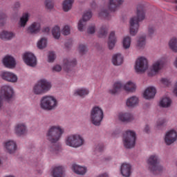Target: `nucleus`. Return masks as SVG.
Segmentation results:
<instances>
[{"label": "nucleus", "mask_w": 177, "mask_h": 177, "mask_svg": "<svg viewBox=\"0 0 177 177\" xmlns=\"http://www.w3.org/2000/svg\"><path fill=\"white\" fill-rule=\"evenodd\" d=\"M92 17V12L87 11L84 12L82 16V19L78 22L77 28L79 31H84V27L86 25V21Z\"/></svg>", "instance_id": "nucleus-15"}, {"label": "nucleus", "mask_w": 177, "mask_h": 177, "mask_svg": "<svg viewBox=\"0 0 177 177\" xmlns=\"http://www.w3.org/2000/svg\"><path fill=\"white\" fill-rule=\"evenodd\" d=\"M64 133V129H62V127L59 125L52 126L46 133L47 140H49L50 143H56L60 140Z\"/></svg>", "instance_id": "nucleus-2"}, {"label": "nucleus", "mask_w": 177, "mask_h": 177, "mask_svg": "<svg viewBox=\"0 0 177 177\" xmlns=\"http://www.w3.org/2000/svg\"><path fill=\"white\" fill-rule=\"evenodd\" d=\"M147 164L149 165V169L154 175L161 174L162 171V166L160 165V160L156 155H151L147 160Z\"/></svg>", "instance_id": "nucleus-4"}, {"label": "nucleus", "mask_w": 177, "mask_h": 177, "mask_svg": "<svg viewBox=\"0 0 177 177\" xmlns=\"http://www.w3.org/2000/svg\"><path fill=\"white\" fill-rule=\"evenodd\" d=\"M48 45V39L45 37H42L38 42H37V48L39 49H44L46 48Z\"/></svg>", "instance_id": "nucleus-36"}, {"label": "nucleus", "mask_w": 177, "mask_h": 177, "mask_svg": "<svg viewBox=\"0 0 177 177\" xmlns=\"http://www.w3.org/2000/svg\"><path fill=\"white\" fill-rule=\"evenodd\" d=\"M62 149V147H60V145H55L54 144H53V147L49 148L50 151H51V153H55V154H57V151H60V149Z\"/></svg>", "instance_id": "nucleus-43"}, {"label": "nucleus", "mask_w": 177, "mask_h": 177, "mask_svg": "<svg viewBox=\"0 0 177 177\" xmlns=\"http://www.w3.org/2000/svg\"><path fill=\"white\" fill-rule=\"evenodd\" d=\"M136 142V133L132 131H127L123 136V143L126 149H132L135 147Z\"/></svg>", "instance_id": "nucleus-6"}, {"label": "nucleus", "mask_w": 177, "mask_h": 177, "mask_svg": "<svg viewBox=\"0 0 177 177\" xmlns=\"http://www.w3.org/2000/svg\"><path fill=\"white\" fill-rule=\"evenodd\" d=\"M15 8H20V3L19 2H17L15 5Z\"/></svg>", "instance_id": "nucleus-57"}, {"label": "nucleus", "mask_w": 177, "mask_h": 177, "mask_svg": "<svg viewBox=\"0 0 177 177\" xmlns=\"http://www.w3.org/2000/svg\"><path fill=\"white\" fill-rule=\"evenodd\" d=\"M104 117V114L103 113V110L101 109L100 107L94 106L92 109L91 112V120L93 125H95L96 127H99Z\"/></svg>", "instance_id": "nucleus-5"}, {"label": "nucleus", "mask_w": 177, "mask_h": 177, "mask_svg": "<svg viewBox=\"0 0 177 177\" xmlns=\"http://www.w3.org/2000/svg\"><path fill=\"white\" fill-rule=\"evenodd\" d=\"M156 91L154 87H148L144 92L145 99H153L156 96Z\"/></svg>", "instance_id": "nucleus-20"}, {"label": "nucleus", "mask_w": 177, "mask_h": 177, "mask_svg": "<svg viewBox=\"0 0 177 177\" xmlns=\"http://www.w3.org/2000/svg\"><path fill=\"white\" fill-rule=\"evenodd\" d=\"M167 122V120L165 119H159L158 121L157 122V127H161L164 125Z\"/></svg>", "instance_id": "nucleus-51"}, {"label": "nucleus", "mask_w": 177, "mask_h": 177, "mask_svg": "<svg viewBox=\"0 0 177 177\" xmlns=\"http://www.w3.org/2000/svg\"><path fill=\"white\" fill-rule=\"evenodd\" d=\"M145 45H146V37L143 36L139 38L138 41V46H139V48H143Z\"/></svg>", "instance_id": "nucleus-42"}, {"label": "nucleus", "mask_w": 177, "mask_h": 177, "mask_svg": "<svg viewBox=\"0 0 177 177\" xmlns=\"http://www.w3.org/2000/svg\"><path fill=\"white\" fill-rule=\"evenodd\" d=\"M139 104V98L136 96H132L127 99L126 104L127 107H136Z\"/></svg>", "instance_id": "nucleus-29"}, {"label": "nucleus", "mask_w": 177, "mask_h": 177, "mask_svg": "<svg viewBox=\"0 0 177 177\" xmlns=\"http://www.w3.org/2000/svg\"><path fill=\"white\" fill-rule=\"evenodd\" d=\"M118 118L122 122H129L133 120V115L129 113H120Z\"/></svg>", "instance_id": "nucleus-25"}, {"label": "nucleus", "mask_w": 177, "mask_h": 177, "mask_svg": "<svg viewBox=\"0 0 177 177\" xmlns=\"http://www.w3.org/2000/svg\"><path fill=\"white\" fill-rule=\"evenodd\" d=\"M149 68V62L147 59L143 57L136 60L135 70L136 73H145Z\"/></svg>", "instance_id": "nucleus-11"}, {"label": "nucleus", "mask_w": 177, "mask_h": 177, "mask_svg": "<svg viewBox=\"0 0 177 177\" xmlns=\"http://www.w3.org/2000/svg\"><path fill=\"white\" fill-rule=\"evenodd\" d=\"M145 7L142 5L137 6V17H134L130 19V34L131 35H136L139 30V22L145 20Z\"/></svg>", "instance_id": "nucleus-1"}, {"label": "nucleus", "mask_w": 177, "mask_h": 177, "mask_svg": "<svg viewBox=\"0 0 177 177\" xmlns=\"http://www.w3.org/2000/svg\"><path fill=\"white\" fill-rule=\"evenodd\" d=\"M79 52L80 55H85L88 52V48L84 44H80L79 46Z\"/></svg>", "instance_id": "nucleus-44"}, {"label": "nucleus", "mask_w": 177, "mask_h": 177, "mask_svg": "<svg viewBox=\"0 0 177 177\" xmlns=\"http://www.w3.org/2000/svg\"><path fill=\"white\" fill-rule=\"evenodd\" d=\"M15 133L18 136H21V135H26L27 133V127H26V124L23 123H19L17 124L15 127Z\"/></svg>", "instance_id": "nucleus-22"}, {"label": "nucleus", "mask_w": 177, "mask_h": 177, "mask_svg": "<svg viewBox=\"0 0 177 177\" xmlns=\"http://www.w3.org/2000/svg\"><path fill=\"white\" fill-rule=\"evenodd\" d=\"M5 147L8 150V152L10 154H13L16 151L17 149V146L16 145V142L15 141L10 140L5 144Z\"/></svg>", "instance_id": "nucleus-23"}, {"label": "nucleus", "mask_w": 177, "mask_h": 177, "mask_svg": "<svg viewBox=\"0 0 177 177\" xmlns=\"http://www.w3.org/2000/svg\"><path fill=\"white\" fill-rule=\"evenodd\" d=\"M2 80L8 82H17V76L11 72H2L1 74Z\"/></svg>", "instance_id": "nucleus-17"}, {"label": "nucleus", "mask_w": 177, "mask_h": 177, "mask_svg": "<svg viewBox=\"0 0 177 177\" xmlns=\"http://www.w3.org/2000/svg\"><path fill=\"white\" fill-rule=\"evenodd\" d=\"M70 31H71L70 26L68 25H66L62 29V34L64 35H69Z\"/></svg>", "instance_id": "nucleus-48"}, {"label": "nucleus", "mask_w": 177, "mask_h": 177, "mask_svg": "<svg viewBox=\"0 0 177 177\" xmlns=\"http://www.w3.org/2000/svg\"><path fill=\"white\" fill-rule=\"evenodd\" d=\"M161 82H162V84L163 85H166V86H169V85H170V84H171V80L167 78H162L161 80Z\"/></svg>", "instance_id": "nucleus-50"}, {"label": "nucleus", "mask_w": 177, "mask_h": 177, "mask_svg": "<svg viewBox=\"0 0 177 177\" xmlns=\"http://www.w3.org/2000/svg\"><path fill=\"white\" fill-rule=\"evenodd\" d=\"M65 46H66V48H70V46H68V44H67V43L65 44Z\"/></svg>", "instance_id": "nucleus-59"}, {"label": "nucleus", "mask_w": 177, "mask_h": 177, "mask_svg": "<svg viewBox=\"0 0 177 177\" xmlns=\"http://www.w3.org/2000/svg\"><path fill=\"white\" fill-rule=\"evenodd\" d=\"M50 31V28L49 27H45L43 28V32H49Z\"/></svg>", "instance_id": "nucleus-55"}, {"label": "nucleus", "mask_w": 177, "mask_h": 177, "mask_svg": "<svg viewBox=\"0 0 177 177\" xmlns=\"http://www.w3.org/2000/svg\"><path fill=\"white\" fill-rule=\"evenodd\" d=\"M24 62L30 66V67H35L37 66V57L31 53H25L23 56Z\"/></svg>", "instance_id": "nucleus-14"}, {"label": "nucleus", "mask_w": 177, "mask_h": 177, "mask_svg": "<svg viewBox=\"0 0 177 177\" xmlns=\"http://www.w3.org/2000/svg\"><path fill=\"white\" fill-rule=\"evenodd\" d=\"M3 63L5 67L8 68H13L16 66V61L15 58L10 55L6 56L3 59Z\"/></svg>", "instance_id": "nucleus-19"}, {"label": "nucleus", "mask_w": 177, "mask_h": 177, "mask_svg": "<svg viewBox=\"0 0 177 177\" xmlns=\"http://www.w3.org/2000/svg\"><path fill=\"white\" fill-rule=\"evenodd\" d=\"M121 89H124L126 92H135V91H136V85L132 82H128L122 86L121 82H117L114 84L113 89L111 90V93L115 95V93H118Z\"/></svg>", "instance_id": "nucleus-3"}, {"label": "nucleus", "mask_w": 177, "mask_h": 177, "mask_svg": "<svg viewBox=\"0 0 177 177\" xmlns=\"http://www.w3.org/2000/svg\"><path fill=\"white\" fill-rule=\"evenodd\" d=\"M176 3H177V0L176 1Z\"/></svg>", "instance_id": "nucleus-60"}, {"label": "nucleus", "mask_w": 177, "mask_h": 177, "mask_svg": "<svg viewBox=\"0 0 177 177\" xmlns=\"http://www.w3.org/2000/svg\"><path fill=\"white\" fill-rule=\"evenodd\" d=\"M66 144L70 147H81L84 145V138L78 134L71 135L67 137Z\"/></svg>", "instance_id": "nucleus-9"}, {"label": "nucleus", "mask_w": 177, "mask_h": 177, "mask_svg": "<svg viewBox=\"0 0 177 177\" xmlns=\"http://www.w3.org/2000/svg\"><path fill=\"white\" fill-rule=\"evenodd\" d=\"M96 31V28H95L94 25L90 26L87 29L88 34H95Z\"/></svg>", "instance_id": "nucleus-49"}, {"label": "nucleus", "mask_w": 177, "mask_h": 177, "mask_svg": "<svg viewBox=\"0 0 177 177\" xmlns=\"http://www.w3.org/2000/svg\"><path fill=\"white\" fill-rule=\"evenodd\" d=\"M120 172L122 176L129 177L131 176V165L128 163H123L120 168Z\"/></svg>", "instance_id": "nucleus-21"}, {"label": "nucleus", "mask_w": 177, "mask_h": 177, "mask_svg": "<svg viewBox=\"0 0 177 177\" xmlns=\"http://www.w3.org/2000/svg\"><path fill=\"white\" fill-rule=\"evenodd\" d=\"M41 30V24L35 22L32 24L28 28V32L30 34H37Z\"/></svg>", "instance_id": "nucleus-24"}, {"label": "nucleus", "mask_w": 177, "mask_h": 177, "mask_svg": "<svg viewBox=\"0 0 177 177\" xmlns=\"http://www.w3.org/2000/svg\"><path fill=\"white\" fill-rule=\"evenodd\" d=\"M27 21H28V13H25L23 15L22 17L20 19L19 26L21 27H26V24H27Z\"/></svg>", "instance_id": "nucleus-38"}, {"label": "nucleus", "mask_w": 177, "mask_h": 177, "mask_svg": "<svg viewBox=\"0 0 177 177\" xmlns=\"http://www.w3.org/2000/svg\"><path fill=\"white\" fill-rule=\"evenodd\" d=\"M176 9H177V6H176Z\"/></svg>", "instance_id": "nucleus-61"}, {"label": "nucleus", "mask_w": 177, "mask_h": 177, "mask_svg": "<svg viewBox=\"0 0 177 177\" xmlns=\"http://www.w3.org/2000/svg\"><path fill=\"white\" fill-rule=\"evenodd\" d=\"M53 71H56L57 73H59V71H62V66L60 65H55L53 67Z\"/></svg>", "instance_id": "nucleus-52"}, {"label": "nucleus", "mask_w": 177, "mask_h": 177, "mask_svg": "<svg viewBox=\"0 0 177 177\" xmlns=\"http://www.w3.org/2000/svg\"><path fill=\"white\" fill-rule=\"evenodd\" d=\"M52 88L50 82L45 80H41L33 88V92L35 95H42L45 92H48Z\"/></svg>", "instance_id": "nucleus-8"}, {"label": "nucleus", "mask_w": 177, "mask_h": 177, "mask_svg": "<svg viewBox=\"0 0 177 177\" xmlns=\"http://www.w3.org/2000/svg\"><path fill=\"white\" fill-rule=\"evenodd\" d=\"M154 31H155V30H154L153 26L149 27L148 32H149V35L154 34Z\"/></svg>", "instance_id": "nucleus-53"}, {"label": "nucleus", "mask_w": 177, "mask_h": 177, "mask_svg": "<svg viewBox=\"0 0 177 177\" xmlns=\"http://www.w3.org/2000/svg\"><path fill=\"white\" fill-rule=\"evenodd\" d=\"M103 149H104V146L103 145H100L96 147L97 151H103Z\"/></svg>", "instance_id": "nucleus-54"}, {"label": "nucleus", "mask_w": 177, "mask_h": 177, "mask_svg": "<svg viewBox=\"0 0 177 177\" xmlns=\"http://www.w3.org/2000/svg\"><path fill=\"white\" fill-rule=\"evenodd\" d=\"M15 37V34L12 32L8 31H3L0 34L1 39H12Z\"/></svg>", "instance_id": "nucleus-33"}, {"label": "nucleus", "mask_w": 177, "mask_h": 177, "mask_svg": "<svg viewBox=\"0 0 177 177\" xmlns=\"http://www.w3.org/2000/svg\"><path fill=\"white\" fill-rule=\"evenodd\" d=\"M0 107H2V97H0Z\"/></svg>", "instance_id": "nucleus-58"}, {"label": "nucleus", "mask_w": 177, "mask_h": 177, "mask_svg": "<svg viewBox=\"0 0 177 177\" xmlns=\"http://www.w3.org/2000/svg\"><path fill=\"white\" fill-rule=\"evenodd\" d=\"M123 2V0H109L108 9L111 12H115L117 9H118V8L122 5Z\"/></svg>", "instance_id": "nucleus-18"}, {"label": "nucleus", "mask_w": 177, "mask_h": 177, "mask_svg": "<svg viewBox=\"0 0 177 177\" xmlns=\"http://www.w3.org/2000/svg\"><path fill=\"white\" fill-rule=\"evenodd\" d=\"M40 106L44 110H53L57 106V100L52 96H44Z\"/></svg>", "instance_id": "nucleus-7"}, {"label": "nucleus", "mask_w": 177, "mask_h": 177, "mask_svg": "<svg viewBox=\"0 0 177 177\" xmlns=\"http://www.w3.org/2000/svg\"><path fill=\"white\" fill-rule=\"evenodd\" d=\"M6 19V15L2 12H0V26H3V24H5Z\"/></svg>", "instance_id": "nucleus-47"}, {"label": "nucleus", "mask_w": 177, "mask_h": 177, "mask_svg": "<svg viewBox=\"0 0 177 177\" xmlns=\"http://www.w3.org/2000/svg\"><path fill=\"white\" fill-rule=\"evenodd\" d=\"M0 93L2 97L9 102L13 97V88L8 85H4L1 87Z\"/></svg>", "instance_id": "nucleus-12"}, {"label": "nucleus", "mask_w": 177, "mask_h": 177, "mask_svg": "<svg viewBox=\"0 0 177 177\" xmlns=\"http://www.w3.org/2000/svg\"><path fill=\"white\" fill-rule=\"evenodd\" d=\"M171 99H169V97H163L160 102V104L161 106V107H169L171 106Z\"/></svg>", "instance_id": "nucleus-37"}, {"label": "nucleus", "mask_w": 177, "mask_h": 177, "mask_svg": "<svg viewBox=\"0 0 177 177\" xmlns=\"http://www.w3.org/2000/svg\"><path fill=\"white\" fill-rule=\"evenodd\" d=\"M115 42H117V39H115V32H111L109 35L108 41V46L109 49H113V48L115 46Z\"/></svg>", "instance_id": "nucleus-30"}, {"label": "nucleus", "mask_w": 177, "mask_h": 177, "mask_svg": "<svg viewBox=\"0 0 177 177\" xmlns=\"http://www.w3.org/2000/svg\"><path fill=\"white\" fill-rule=\"evenodd\" d=\"M52 35L55 39L60 38V27L55 26L52 30Z\"/></svg>", "instance_id": "nucleus-35"}, {"label": "nucleus", "mask_w": 177, "mask_h": 177, "mask_svg": "<svg viewBox=\"0 0 177 177\" xmlns=\"http://www.w3.org/2000/svg\"><path fill=\"white\" fill-rule=\"evenodd\" d=\"M74 0H65L63 3V10L64 12H68L73 8Z\"/></svg>", "instance_id": "nucleus-32"}, {"label": "nucleus", "mask_w": 177, "mask_h": 177, "mask_svg": "<svg viewBox=\"0 0 177 177\" xmlns=\"http://www.w3.org/2000/svg\"><path fill=\"white\" fill-rule=\"evenodd\" d=\"M108 30L109 28L106 26H102L98 32V37H100V38H103V37H106V35H107Z\"/></svg>", "instance_id": "nucleus-39"}, {"label": "nucleus", "mask_w": 177, "mask_h": 177, "mask_svg": "<svg viewBox=\"0 0 177 177\" xmlns=\"http://www.w3.org/2000/svg\"><path fill=\"white\" fill-rule=\"evenodd\" d=\"M144 131H145V132H146L147 133H148L149 131H150V127H149V126L147 125V126L145 127V128L144 129Z\"/></svg>", "instance_id": "nucleus-56"}, {"label": "nucleus", "mask_w": 177, "mask_h": 177, "mask_svg": "<svg viewBox=\"0 0 177 177\" xmlns=\"http://www.w3.org/2000/svg\"><path fill=\"white\" fill-rule=\"evenodd\" d=\"M77 66V59L66 58L64 59L63 68L67 73L68 75L74 74V67Z\"/></svg>", "instance_id": "nucleus-10"}, {"label": "nucleus", "mask_w": 177, "mask_h": 177, "mask_svg": "<svg viewBox=\"0 0 177 177\" xmlns=\"http://www.w3.org/2000/svg\"><path fill=\"white\" fill-rule=\"evenodd\" d=\"M123 48L124 49H128L131 46V37H126L123 39Z\"/></svg>", "instance_id": "nucleus-40"}, {"label": "nucleus", "mask_w": 177, "mask_h": 177, "mask_svg": "<svg viewBox=\"0 0 177 177\" xmlns=\"http://www.w3.org/2000/svg\"><path fill=\"white\" fill-rule=\"evenodd\" d=\"M99 17L102 19H106L109 20V19H110V14L108 10H102V11L99 13Z\"/></svg>", "instance_id": "nucleus-41"}, {"label": "nucleus", "mask_w": 177, "mask_h": 177, "mask_svg": "<svg viewBox=\"0 0 177 177\" xmlns=\"http://www.w3.org/2000/svg\"><path fill=\"white\" fill-rule=\"evenodd\" d=\"M165 64V60L164 59H161L155 62L153 64L151 67V73H151V72H149L148 73V75L149 77H153L154 74H157V73H159L160 70H162Z\"/></svg>", "instance_id": "nucleus-13"}, {"label": "nucleus", "mask_w": 177, "mask_h": 177, "mask_svg": "<svg viewBox=\"0 0 177 177\" xmlns=\"http://www.w3.org/2000/svg\"><path fill=\"white\" fill-rule=\"evenodd\" d=\"M72 169L77 175H85L86 174V167H84L77 165H73Z\"/></svg>", "instance_id": "nucleus-27"}, {"label": "nucleus", "mask_w": 177, "mask_h": 177, "mask_svg": "<svg viewBox=\"0 0 177 177\" xmlns=\"http://www.w3.org/2000/svg\"><path fill=\"white\" fill-rule=\"evenodd\" d=\"M53 177H64V168L62 166L55 167L52 171Z\"/></svg>", "instance_id": "nucleus-26"}, {"label": "nucleus", "mask_w": 177, "mask_h": 177, "mask_svg": "<svg viewBox=\"0 0 177 177\" xmlns=\"http://www.w3.org/2000/svg\"><path fill=\"white\" fill-rule=\"evenodd\" d=\"M176 139H177L176 131L174 130H171L166 133L165 137V142L166 145L169 146L170 145H172V143L176 142Z\"/></svg>", "instance_id": "nucleus-16"}, {"label": "nucleus", "mask_w": 177, "mask_h": 177, "mask_svg": "<svg viewBox=\"0 0 177 177\" xmlns=\"http://www.w3.org/2000/svg\"><path fill=\"white\" fill-rule=\"evenodd\" d=\"M75 96H80L81 97H84L86 96V95H89V90L87 88H79L77 89L74 93Z\"/></svg>", "instance_id": "nucleus-31"}, {"label": "nucleus", "mask_w": 177, "mask_h": 177, "mask_svg": "<svg viewBox=\"0 0 177 177\" xmlns=\"http://www.w3.org/2000/svg\"><path fill=\"white\" fill-rule=\"evenodd\" d=\"M124 62V57L121 54H115L113 56L112 63L114 66H121Z\"/></svg>", "instance_id": "nucleus-28"}, {"label": "nucleus", "mask_w": 177, "mask_h": 177, "mask_svg": "<svg viewBox=\"0 0 177 177\" xmlns=\"http://www.w3.org/2000/svg\"><path fill=\"white\" fill-rule=\"evenodd\" d=\"M46 8L47 9H53V6H55V3L52 0H46L45 1Z\"/></svg>", "instance_id": "nucleus-45"}, {"label": "nucleus", "mask_w": 177, "mask_h": 177, "mask_svg": "<svg viewBox=\"0 0 177 177\" xmlns=\"http://www.w3.org/2000/svg\"><path fill=\"white\" fill-rule=\"evenodd\" d=\"M169 46L173 52H177V38L173 37L169 41Z\"/></svg>", "instance_id": "nucleus-34"}, {"label": "nucleus", "mask_w": 177, "mask_h": 177, "mask_svg": "<svg viewBox=\"0 0 177 177\" xmlns=\"http://www.w3.org/2000/svg\"><path fill=\"white\" fill-rule=\"evenodd\" d=\"M55 59H56V55H55V53L53 51L50 52L48 55L49 63H53Z\"/></svg>", "instance_id": "nucleus-46"}]
</instances>
